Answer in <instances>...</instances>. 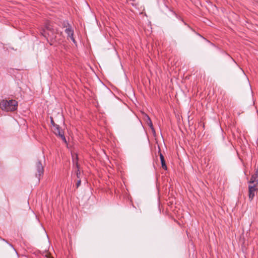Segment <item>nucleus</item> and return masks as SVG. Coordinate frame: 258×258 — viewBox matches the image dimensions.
Listing matches in <instances>:
<instances>
[{
	"mask_svg": "<svg viewBox=\"0 0 258 258\" xmlns=\"http://www.w3.org/2000/svg\"><path fill=\"white\" fill-rule=\"evenodd\" d=\"M65 32L68 35V37H70L71 39V40L74 43H76V42L73 37V35H74V31L72 29L71 27H70V26L67 28L65 30H64Z\"/></svg>",
	"mask_w": 258,
	"mask_h": 258,
	"instance_id": "obj_5",
	"label": "nucleus"
},
{
	"mask_svg": "<svg viewBox=\"0 0 258 258\" xmlns=\"http://www.w3.org/2000/svg\"><path fill=\"white\" fill-rule=\"evenodd\" d=\"M50 120H51V123L54 127V125H56V124L54 123V122L52 117H50Z\"/></svg>",
	"mask_w": 258,
	"mask_h": 258,
	"instance_id": "obj_10",
	"label": "nucleus"
},
{
	"mask_svg": "<svg viewBox=\"0 0 258 258\" xmlns=\"http://www.w3.org/2000/svg\"><path fill=\"white\" fill-rule=\"evenodd\" d=\"M80 172L79 171V170L78 169V171L77 172V176L78 178H80Z\"/></svg>",
	"mask_w": 258,
	"mask_h": 258,
	"instance_id": "obj_12",
	"label": "nucleus"
},
{
	"mask_svg": "<svg viewBox=\"0 0 258 258\" xmlns=\"http://www.w3.org/2000/svg\"><path fill=\"white\" fill-rule=\"evenodd\" d=\"M42 34L47 39L49 38L51 40H55L56 38V31L50 23L46 24Z\"/></svg>",
	"mask_w": 258,
	"mask_h": 258,
	"instance_id": "obj_2",
	"label": "nucleus"
},
{
	"mask_svg": "<svg viewBox=\"0 0 258 258\" xmlns=\"http://www.w3.org/2000/svg\"><path fill=\"white\" fill-rule=\"evenodd\" d=\"M76 165L77 168H78V165L77 163H76Z\"/></svg>",
	"mask_w": 258,
	"mask_h": 258,
	"instance_id": "obj_13",
	"label": "nucleus"
},
{
	"mask_svg": "<svg viewBox=\"0 0 258 258\" xmlns=\"http://www.w3.org/2000/svg\"><path fill=\"white\" fill-rule=\"evenodd\" d=\"M36 168L37 172L36 174V176L39 177L43 174L44 171L43 166L40 161H38L36 163Z\"/></svg>",
	"mask_w": 258,
	"mask_h": 258,
	"instance_id": "obj_6",
	"label": "nucleus"
},
{
	"mask_svg": "<svg viewBox=\"0 0 258 258\" xmlns=\"http://www.w3.org/2000/svg\"><path fill=\"white\" fill-rule=\"evenodd\" d=\"M160 158L161 160V162L162 164V167L163 169H166L167 167L165 163V161L164 158V156L162 154H160Z\"/></svg>",
	"mask_w": 258,
	"mask_h": 258,
	"instance_id": "obj_9",
	"label": "nucleus"
},
{
	"mask_svg": "<svg viewBox=\"0 0 258 258\" xmlns=\"http://www.w3.org/2000/svg\"><path fill=\"white\" fill-rule=\"evenodd\" d=\"M81 180H79L78 181H77V187H78L80 184H81Z\"/></svg>",
	"mask_w": 258,
	"mask_h": 258,
	"instance_id": "obj_11",
	"label": "nucleus"
},
{
	"mask_svg": "<svg viewBox=\"0 0 258 258\" xmlns=\"http://www.w3.org/2000/svg\"><path fill=\"white\" fill-rule=\"evenodd\" d=\"M249 185H255L257 186L258 184V173L256 172V173L253 174L251 176L250 180L249 182Z\"/></svg>",
	"mask_w": 258,
	"mask_h": 258,
	"instance_id": "obj_7",
	"label": "nucleus"
},
{
	"mask_svg": "<svg viewBox=\"0 0 258 258\" xmlns=\"http://www.w3.org/2000/svg\"><path fill=\"white\" fill-rule=\"evenodd\" d=\"M53 132L56 135L59 136L64 143H67V141L64 136L63 133L60 130L58 125H54Z\"/></svg>",
	"mask_w": 258,
	"mask_h": 258,
	"instance_id": "obj_4",
	"label": "nucleus"
},
{
	"mask_svg": "<svg viewBox=\"0 0 258 258\" xmlns=\"http://www.w3.org/2000/svg\"><path fill=\"white\" fill-rule=\"evenodd\" d=\"M258 188L257 186L255 185H248V198L249 201H252L255 196L257 192Z\"/></svg>",
	"mask_w": 258,
	"mask_h": 258,
	"instance_id": "obj_3",
	"label": "nucleus"
},
{
	"mask_svg": "<svg viewBox=\"0 0 258 258\" xmlns=\"http://www.w3.org/2000/svg\"><path fill=\"white\" fill-rule=\"evenodd\" d=\"M18 102L15 100L3 99L0 102V107L3 111H13L17 109Z\"/></svg>",
	"mask_w": 258,
	"mask_h": 258,
	"instance_id": "obj_1",
	"label": "nucleus"
},
{
	"mask_svg": "<svg viewBox=\"0 0 258 258\" xmlns=\"http://www.w3.org/2000/svg\"><path fill=\"white\" fill-rule=\"evenodd\" d=\"M146 120L147 124L151 128V129L152 130V131L153 132H155L154 128H153V125L152 121H151L150 118L148 115L146 116Z\"/></svg>",
	"mask_w": 258,
	"mask_h": 258,
	"instance_id": "obj_8",
	"label": "nucleus"
}]
</instances>
